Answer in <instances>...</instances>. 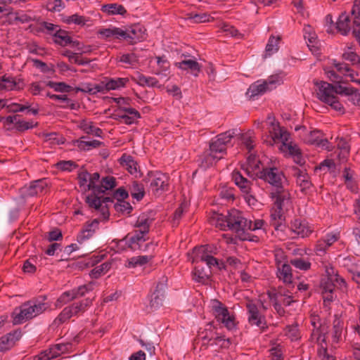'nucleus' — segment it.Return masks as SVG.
Here are the masks:
<instances>
[{"mask_svg":"<svg viewBox=\"0 0 360 360\" xmlns=\"http://www.w3.org/2000/svg\"><path fill=\"white\" fill-rule=\"evenodd\" d=\"M47 185L46 179H39L31 182L29 186H24L22 193L26 196L32 197L44 192Z\"/></svg>","mask_w":360,"mask_h":360,"instance_id":"19","label":"nucleus"},{"mask_svg":"<svg viewBox=\"0 0 360 360\" xmlns=\"http://www.w3.org/2000/svg\"><path fill=\"white\" fill-rule=\"evenodd\" d=\"M91 300L85 299L79 302L74 303L70 307L74 315H76L80 311H84L91 304Z\"/></svg>","mask_w":360,"mask_h":360,"instance_id":"56","label":"nucleus"},{"mask_svg":"<svg viewBox=\"0 0 360 360\" xmlns=\"http://www.w3.org/2000/svg\"><path fill=\"white\" fill-rule=\"evenodd\" d=\"M336 27L343 35H347L352 28L354 37L360 43V4L353 6L351 16L342 13L336 22Z\"/></svg>","mask_w":360,"mask_h":360,"instance_id":"3","label":"nucleus"},{"mask_svg":"<svg viewBox=\"0 0 360 360\" xmlns=\"http://www.w3.org/2000/svg\"><path fill=\"white\" fill-rule=\"evenodd\" d=\"M82 137L80 140L77 141V147L80 150H89L92 148H98L103 144L102 142L98 140H83Z\"/></svg>","mask_w":360,"mask_h":360,"instance_id":"46","label":"nucleus"},{"mask_svg":"<svg viewBox=\"0 0 360 360\" xmlns=\"http://www.w3.org/2000/svg\"><path fill=\"white\" fill-rule=\"evenodd\" d=\"M293 175L297 178V184L299 185L302 191L309 189L311 184L309 177L304 170L295 167L292 169Z\"/></svg>","mask_w":360,"mask_h":360,"instance_id":"32","label":"nucleus"},{"mask_svg":"<svg viewBox=\"0 0 360 360\" xmlns=\"http://www.w3.org/2000/svg\"><path fill=\"white\" fill-rule=\"evenodd\" d=\"M46 86H49L58 92H70L72 90V87L64 82H54L49 81L46 83Z\"/></svg>","mask_w":360,"mask_h":360,"instance_id":"57","label":"nucleus"},{"mask_svg":"<svg viewBox=\"0 0 360 360\" xmlns=\"http://www.w3.org/2000/svg\"><path fill=\"white\" fill-rule=\"evenodd\" d=\"M74 316V314L70 308V307H67L63 309V310L60 313L58 317L54 320V323L56 325H59L65 322L70 318Z\"/></svg>","mask_w":360,"mask_h":360,"instance_id":"55","label":"nucleus"},{"mask_svg":"<svg viewBox=\"0 0 360 360\" xmlns=\"http://www.w3.org/2000/svg\"><path fill=\"white\" fill-rule=\"evenodd\" d=\"M98 34L101 36V38L109 41L115 39H120L122 38V36H125L124 30L118 27L101 29L98 30Z\"/></svg>","mask_w":360,"mask_h":360,"instance_id":"30","label":"nucleus"},{"mask_svg":"<svg viewBox=\"0 0 360 360\" xmlns=\"http://www.w3.org/2000/svg\"><path fill=\"white\" fill-rule=\"evenodd\" d=\"M53 41L56 44L62 46H65L69 44H72V46H79L77 41H72L71 37L68 35V32L60 28L55 33H53Z\"/></svg>","mask_w":360,"mask_h":360,"instance_id":"28","label":"nucleus"},{"mask_svg":"<svg viewBox=\"0 0 360 360\" xmlns=\"http://www.w3.org/2000/svg\"><path fill=\"white\" fill-rule=\"evenodd\" d=\"M217 249L216 247L207 245L198 248H195L193 249V254L194 255H213L217 254Z\"/></svg>","mask_w":360,"mask_h":360,"instance_id":"49","label":"nucleus"},{"mask_svg":"<svg viewBox=\"0 0 360 360\" xmlns=\"http://www.w3.org/2000/svg\"><path fill=\"white\" fill-rule=\"evenodd\" d=\"M227 229L234 231L242 240H250L245 234L247 219L237 210H231L227 214Z\"/></svg>","mask_w":360,"mask_h":360,"instance_id":"7","label":"nucleus"},{"mask_svg":"<svg viewBox=\"0 0 360 360\" xmlns=\"http://www.w3.org/2000/svg\"><path fill=\"white\" fill-rule=\"evenodd\" d=\"M153 258V255H139L133 257L128 259L127 266H128L129 268L141 266L149 262Z\"/></svg>","mask_w":360,"mask_h":360,"instance_id":"40","label":"nucleus"},{"mask_svg":"<svg viewBox=\"0 0 360 360\" xmlns=\"http://www.w3.org/2000/svg\"><path fill=\"white\" fill-rule=\"evenodd\" d=\"M175 66L182 70L189 72L195 77L198 76L201 70V65L193 58H186L180 62H177L175 63Z\"/></svg>","mask_w":360,"mask_h":360,"instance_id":"22","label":"nucleus"},{"mask_svg":"<svg viewBox=\"0 0 360 360\" xmlns=\"http://www.w3.org/2000/svg\"><path fill=\"white\" fill-rule=\"evenodd\" d=\"M20 338V332L15 331L0 338V352L10 349Z\"/></svg>","mask_w":360,"mask_h":360,"instance_id":"26","label":"nucleus"},{"mask_svg":"<svg viewBox=\"0 0 360 360\" xmlns=\"http://www.w3.org/2000/svg\"><path fill=\"white\" fill-rule=\"evenodd\" d=\"M49 308V304L39 300H29L22 304L14 309L12 313L13 323L14 325L22 324L32 319Z\"/></svg>","mask_w":360,"mask_h":360,"instance_id":"1","label":"nucleus"},{"mask_svg":"<svg viewBox=\"0 0 360 360\" xmlns=\"http://www.w3.org/2000/svg\"><path fill=\"white\" fill-rule=\"evenodd\" d=\"M282 82L279 75H271L266 80H258L252 84L248 89L247 95L250 98L263 94L271 91Z\"/></svg>","mask_w":360,"mask_h":360,"instance_id":"10","label":"nucleus"},{"mask_svg":"<svg viewBox=\"0 0 360 360\" xmlns=\"http://www.w3.org/2000/svg\"><path fill=\"white\" fill-rule=\"evenodd\" d=\"M290 264L296 269L301 271H307L311 268L310 262L303 258H295L291 259Z\"/></svg>","mask_w":360,"mask_h":360,"instance_id":"54","label":"nucleus"},{"mask_svg":"<svg viewBox=\"0 0 360 360\" xmlns=\"http://www.w3.org/2000/svg\"><path fill=\"white\" fill-rule=\"evenodd\" d=\"M1 90H13L16 87V82L13 77L10 76H3L0 77Z\"/></svg>","mask_w":360,"mask_h":360,"instance_id":"53","label":"nucleus"},{"mask_svg":"<svg viewBox=\"0 0 360 360\" xmlns=\"http://www.w3.org/2000/svg\"><path fill=\"white\" fill-rule=\"evenodd\" d=\"M248 317V320L250 325L256 326L261 329L266 327V321L264 316L261 315L257 304L253 301H249L246 304Z\"/></svg>","mask_w":360,"mask_h":360,"instance_id":"13","label":"nucleus"},{"mask_svg":"<svg viewBox=\"0 0 360 360\" xmlns=\"http://www.w3.org/2000/svg\"><path fill=\"white\" fill-rule=\"evenodd\" d=\"M302 139L308 144L314 145L328 150H330L328 139L323 137V134L319 130L306 131Z\"/></svg>","mask_w":360,"mask_h":360,"instance_id":"14","label":"nucleus"},{"mask_svg":"<svg viewBox=\"0 0 360 360\" xmlns=\"http://www.w3.org/2000/svg\"><path fill=\"white\" fill-rule=\"evenodd\" d=\"M199 261L205 262L209 268L217 266L219 269H221L223 265L213 255H194L193 262H198Z\"/></svg>","mask_w":360,"mask_h":360,"instance_id":"41","label":"nucleus"},{"mask_svg":"<svg viewBox=\"0 0 360 360\" xmlns=\"http://www.w3.org/2000/svg\"><path fill=\"white\" fill-rule=\"evenodd\" d=\"M271 125L272 129L270 130V133L274 141L282 142V150L288 153L295 163L302 165L304 163V160L301 155L300 148L290 142V133L285 129L281 127L278 123L271 122Z\"/></svg>","mask_w":360,"mask_h":360,"instance_id":"2","label":"nucleus"},{"mask_svg":"<svg viewBox=\"0 0 360 360\" xmlns=\"http://www.w3.org/2000/svg\"><path fill=\"white\" fill-rule=\"evenodd\" d=\"M131 196L137 200H141L144 195L143 186L136 182H134L131 188Z\"/></svg>","mask_w":360,"mask_h":360,"instance_id":"60","label":"nucleus"},{"mask_svg":"<svg viewBox=\"0 0 360 360\" xmlns=\"http://www.w3.org/2000/svg\"><path fill=\"white\" fill-rule=\"evenodd\" d=\"M150 191L155 195H160L167 189L168 177L162 172L149 174Z\"/></svg>","mask_w":360,"mask_h":360,"instance_id":"12","label":"nucleus"},{"mask_svg":"<svg viewBox=\"0 0 360 360\" xmlns=\"http://www.w3.org/2000/svg\"><path fill=\"white\" fill-rule=\"evenodd\" d=\"M280 40V37L271 36L269 39L268 43L266 46L265 49V57L271 56L274 53L277 52L278 50V41Z\"/></svg>","mask_w":360,"mask_h":360,"instance_id":"44","label":"nucleus"},{"mask_svg":"<svg viewBox=\"0 0 360 360\" xmlns=\"http://www.w3.org/2000/svg\"><path fill=\"white\" fill-rule=\"evenodd\" d=\"M335 284L334 279L323 278L321 282V288L323 299L325 304L330 302L333 300V290Z\"/></svg>","mask_w":360,"mask_h":360,"instance_id":"24","label":"nucleus"},{"mask_svg":"<svg viewBox=\"0 0 360 360\" xmlns=\"http://www.w3.org/2000/svg\"><path fill=\"white\" fill-rule=\"evenodd\" d=\"M115 186V179L112 176H107L103 178L101 181V184L99 185L101 189L97 191L96 193H103L105 191L113 188Z\"/></svg>","mask_w":360,"mask_h":360,"instance_id":"51","label":"nucleus"},{"mask_svg":"<svg viewBox=\"0 0 360 360\" xmlns=\"http://www.w3.org/2000/svg\"><path fill=\"white\" fill-rule=\"evenodd\" d=\"M221 159V155H217L210 150L206 151L200 157V167L205 169L212 166L216 162Z\"/></svg>","mask_w":360,"mask_h":360,"instance_id":"36","label":"nucleus"},{"mask_svg":"<svg viewBox=\"0 0 360 360\" xmlns=\"http://www.w3.org/2000/svg\"><path fill=\"white\" fill-rule=\"evenodd\" d=\"M256 177L262 179L265 182L271 185L275 191L271 193V195H279L281 193H288L283 188V184L286 181L283 172L276 167H266L256 173Z\"/></svg>","mask_w":360,"mask_h":360,"instance_id":"4","label":"nucleus"},{"mask_svg":"<svg viewBox=\"0 0 360 360\" xmlns=\"http://www.w3.org/2000/svg\"><path fill=\"white\" fill-rule=\"evenodd\" d=\"M210 307L216 320L222 323L229 330L236 328V317L233 314L229 312L228 308L217 300H212Z\"/></svg>","mask_w":360,"mask_h":360,"instance_id":"5","label":"nucleus"},{"mask_svg":"<svg viewBox=\"0 0 360 360\" xmlns=\"http://www.w3.org/2000/svg\"><path fill=\"white\" fill-rule=\"evenodd\" d=\"M338 263L352 274L357 269L356 259L354 256H339Z\"/></svg>","mask_w":360,"mask_h":360,"instance_id":"39","label":"nucleus"},{"mask_svg":"<svg viewBox=\"0 0 360 360\" xmlns=\"http://www.w3.org/2000/svg\"><path fill=\"white\" fill-rule=\"evenodd\" d=\"M145 241L146 238L143 235L135 232L133 236L127 235L121 242H125L131 250L136 251L140 249L141 245Z\"/></svg>","mask_w":360,"mask_h":360,"instance_id":"31","label":"nucleus"},{"mask_svg":"<svg viewBox=\"0 0 360 360\" xmlns=\"http://www.w3.org/2000/svg\"><path fill=\"white\" fill-rule=\"evenodd\" d=\"M121 161H122V162L124 163V165L126 166L127 169L131 174H134L137 172L136 163L131 156H127V157L122 156L121 158Z\"/></svg>","mask_w":360,"mask_h":360,"instance_id":"62","label":"nucleus"},{"mask_svg":"<svg viewBox=\"0 0 360 360\" xmlns=\"http://www.w3.org/2000/svg\"><path fill=\"white\" fill-rule=\"evenodd\" d=\"M89 21V19L88 18L78 14H73L64 20V22L68 25L75 24L80 26L85 25Z\"/></svg>","mask_w":360,"mask_h":360,"instance_id":"48","label":"nucleus"},{"mask_svg":"<svg viewBox=\"0 0 360 360\" xmlns=\"http://www.w3.org/2000/svg\"><path fill=\"white\" fill-rule=\"evenodd\" d=\"M269 297L270 300H277L282 302L285 306H289L294 302L292 300V293L289 288H285L279 286L275 292H269Z\"/></svg>","mask_w":360,"mask_h":360,"instance_id":"18","label":"nucleus"},{"mask_svg":"<svg viewBox=\"0 0 360 360\" xmlns=\"http://www.w3.org/2000/svg\"><path fill=\"white\" fill-rule=\"evenodd\" d=\"M100 179V175L98 172H95L92 174H89V182L87 185V190L92 191L94 193H96L97 191H101V189L99 185H97L96 183L98 182Z\"/></svg>","mask_w":360,"mask_h":360,"instance_id":"59","label":"nucleus"},{"mask_svg":"<svg viewBox=\"0 0 360 360\" xmlns=\"http://www.w3.org/2000/svg\"><path fill=\"white\" fill-rule=\"evenodd\" d=\"M118 116L123 123L131 124L140 117V114L134 108H124L120 109Z\"/></svg>","mask_w":360,"mask_h":360,"instance_id":"25","label":"nucleus"},{"mask_svg":"<svg viewBox=\"0 0 360 360\" xmlns=\"http://www.w3.org/2000/svg\"><path fill=\"white\" fill-rule=\"evenodd\" d=\"M311 340L312 342L318 344L326 342L325 329L323 326L319 327L317 326V328H313Z\"/></svg>","mask_w":360,"mask_h":360,"instance_id":"47","label":"nucleus"},{"mask_svg":"<svg viewBox=\"0 0 360 360\" xmlns=\"http://www.w3.org/2000/svg\"><path fill=\"white\" fill-rule=\"evenodd\" d=\"M124 34L125 36H122L123 39H130L133 41H136L141 40L143 38L144 32L142 31V29L140 26H134L130 30H124Z\"/></svg>","mask_w":360,"mask_h":360,"instance_id":"43","label":"nucleus"},{"mask_svg":"<svg viewBox=\"0 0 360 360\" xmlns=\"http://www.w3.org/2000/svg\"><path fill=\"white\" fill-rule=\"evenodd\" d=\"M343 322L335 316L331 330V338L333 344H338L342 340Z\"/></svg>","mask_w":360,"mask_h":360,"instance_id":"33","label":"nucleus"},{"mask_svg":"<svg viewBox=\"0 0 360 360\" xmlns=\"http://www.w3.org/2000/svg\"><path fill=\"white\" fill-rule=\"evenodd\" d=\"M317 86V98L322 102L329 105L333 109L337 111L343 110L342 105L340 103L336 96L334 95L333 85L326 82H315Z\"/></svg>","mask_w":360,"mask_h":360,"instance_id":"6","label":"nucleus"},{"mask_svg":"<svg viewBox=\"0 0 360 360\" xmlns=\"http://www.w3.org/2000/svg\"><path fill=\"white\" fill-rule=\"evenodd\" d=\"M253 131H248L241 135V141L245 148L250 152L254 148Z\"/></svg>","mask_w":360,"mask_h":360,"instance_id":"61","label":"nucleus"},{"mask_svg":"<svg viewBox=\"0 0 360 360\" xmlns=\"http://www.w3.org/2000/svg\"><path fill=\"white\" fill-rule=\"evenodd\" d=\"M232 180L243 194L252 193L253 183L243 176L239 171L232 172Z\"/></svg>","mask_w":360,"mask_h":360,"instance_id":"20","label":"nucleus"},{"mask_svg":"<svg viewBox=\"0 0 360 360\" xmlns=\"http://www.w3.org/2000/svg\"><path fill=\"white\" fill-rule=\"evenodd\" d=\"M333 65L335 68H337L340 73L342 74L345 77H349L351 81L359 83L360 84V80L355 79V76L356 74L349 67L347 64L344 63H338L334 60Z\"/></svg>","mask_w":360,"mask_h":360,"instance_id":"35","label":"nucleus"},{"mask_svg":"<svg viewBox=\"0 0 360 360\" xmlns=\"http://www.w3.org/2000/svg\"><path fill=\"white\" fill-rule=\"evenodd\" d=\"M277 278L288 288H293L292 269L285 261H277Z\"/></svg>","mask_w":360,"mask_h":360,"instance_id":"15","label":"nucleus"},{"mask_svg":"<svg viewBox=\"0 0 360 360\" xmlns=\"http://www.w3.org/2000/svg\"><path fill=\"white\" fill-rule=\"evenodd\" d=\"M285 334L292 341L297 340L300 338V333L297 326H288L285 329Z\"/></svg>","mask_w":360,"mask_h":360,"instance_id":"63","label":"nucleus"},{"mask_svg":"<svg viewBox=\"0 0 360 360\" xmlns=\"http://www.w3.org/2000/svg\"><path fill=\"white\" fill-rule=\"evenodd\" d=\"M153 222V219L148 217L147 214H143L140 215L135 224V227L137 229L135 232L143 235H146L149 232L150 226Z\"/></svg>","mask_w":360,"mask_h":360,"instance_id":"27","label":"nucleus"},{"mask_svg":"<svg viewBox=\"0 0 360 360\" xmlns=\"http://www.w3.org/2000/svg\"><path fill=\"white\" fill-rule=\"evenodd\" d=\"M290 229L292 232L301 238L307 237L309 235L311 231L302 223L300 220L295 219L290 224Z\"/></svg>","mask_w":360,"mask_h":360,"instance_id":"37","label":"nucleus"},{"mask_svg":"<svg viewBox=\"0 0 360 360\" xmlns=\"http://www.w3.org/2000/svg\"><path fill=\"white\" fill-rule=\"evenodd\" d=\"M304 37L307 41V46L309 48V49L312 52L316 53L319 51L317 36L311 26H304Z\"/></svg>","mask_w":360,"mask_h":360,"instance_id":"29","label":"nucleus"},{"mask_svg":"<svg viewBox=\"0 0 360 360\" xmlns=\"http://www.w3.org/2000/svg\"><path fill=\"white\" fill-rule=\"evenodd\" d=\"M101 11L108 15H124L127 13L125 8L118 4H108L102 6Z\"/></svg>","mask_w":360,"mask_h":360,"instance_id":"38","label":"nucleus"},{"mask_svg":"<svg viewBox=\"0 0 360 360\" xmlns=\"http://www.w3.org/2000/svg\"><path fill=\"white\" fill-rule=\"evenodd\" d=\"M155 60L158 67L153 70V72L162 77H167L169 72V62L165 56H157Z\"/></svg>","mask_w":360,"mask_h":360,"instance_id":"34","label":"nucleus"},{"mask_svg":"<svg viewBox=\"0 0 360 360\" xmlns=\"http://www.w3.org/2000/svg\"><path fill=\"white\" fill-rule=\"evenodd\" d=\"M234 134L233 131H227L217 135L211 141L209 150L217 155H221L222 158L226 150V145L231 141Z\"/></svg>","mask_w":360,"mask_h":360,"instance_id":"11","label":"nucleus"},{"mask_svg":"<svg viewBox=\"0 0 360 360\" xmlns=\"http://www.w3.org/2000/svg\"><path fill=\"white\" fill-rule=\"evenodd\" d=\"M89 290H91V283H89L88 285L80 286L77 290L75 289L71 291L65 292L58 299L57 303L65 304L78 296H83Z\"/></svg>","mask_w":360,"mask_h":360,"instance_id":"21","label":"nucleus"},{"mask_svg":"<svg viewBox=\"0 0 360 360\" xmlns=\"http://www.w3.org/2000/svg\"><path fill=\"white\" fill-rule=\"evenodd\" d=\"M210 220L212 225L219 228L221 230L225 231L227 229V214L224 215L222 214L214 212Z\"/></svg>","mask_w":360,"mask_h":360,"instance_id":"42","label":"nucleus"},{"mask_svg":"<svg viewBox=\"0 0 360 360\" xmlns=\"http://www.w3.org/2000/svg\"><path fill=\"white\" fill-rule=\"evenodd\" d=\"M57 357V353L53 352L51 347L45 351L41 352L39 355L34 356V360H50Z\"/></svg>","mask_w":360,"mask_h":360,"instance_id":"64","label":"nucleus"},{"mask_svg":"<svg viewBox=\"0 0 360 360\" xmlns=\"http://www.w3.org/2000/svg\"><path fill=\"white\" fill-rule=\"evenodd\" d=\"M111 262H105L101 265L96 266L91 271L89 274L90 277L92 278H98L102 274L106 273L111 268Z\"/></svg>","mask_w":360,"mask_h":360,"instance_id":"45","label":"nucleus"},{"mask_svg":"<svg viewBox=\"0 0 360 360\" xmlns=\"http://www.w3.org/2000/svg\"><path fill=\"white\" fill-rule=\"evenodd\" d=\"M342 57L345 60L350 61L353 64L360 63V57L351 46H348L345 49Z\"/></svg>","mask_w":360,"mask_h":360,"instance_id":"50","label":"nucleus"},{"mask_svg":"<svg viewBox=\"0 0 360 360\" xmlns=\"http://www.w3.org/2000/svg\"><path fill=\"white\" fill-rule=\"evenodd\" d=\"M128 82L129 79L127 77L106 78L101 84L93 87L86 86L83 89L77 88V91L96 94L105 91L118 90L124 87Z\"/></svg>","mask_w":360,"mask_h":360,"instance_id":"9","label":"nucleus"},{"mask_svg":"<svg viewBox=\"0 0 360 360\" xmlns=\"http://www.w3.org/2000/svg\"><path fill=\"white\" fill-rule=\"evenodd\" d=\"M260 161L255 155L250 154L247 158L246 165H242V169L245 173L252 178L253 179L256 177V173L257 169L259 168Z\"/></svg>","mask_w":360,"mask_h":360,"instance_id":"23","label":"nucleus"},{"mask_svg":"<svg viewBox=\"0 0 360 360\" xmlns=\"http://www.w3.org/2000/svg\"><path fill=\"white\" fill-rule=\"evenodd\" d=\"M271 198L274 200V207L271 210V224L276 230H278L283 225L285 219L282 210L283 207L289 202L290 193H281L279 195H273Z\"/></svg>","mask_w":360,"mask_h":360,"instance_id":"8","label":"nucleus"},{"mask_svg":"<svg viewBox=\"0 0 360 360\" xmlns=\"http://www.w3.org/2000/svg\"><path fill=\"white\" fill-rule=\"evenodd\" d=\"M98 194L99 193H94L93 192L92 194L86 197V202L89 207L94 208L97 211H101L103 219H107L108 217V211L106 206L103 205V203L110 201V198L107 197L101 200V198L97 196Z\"/></svg>","mask_w":360,"mask_h":360,"instance_id":"17","label":"nucleus"},{"mask_svg":"<svg viewBox=\"0 0 360 360\" xmlns=\"http://www.w3.org/2000/svg\"><path fill=\"white\" fill-rule=\"evenodd\" d=\"M193 277L195 281L204 283L208 279L209 276L202 267L195 266L193 272Z\"/></svg>","mask_w":360,"mask_h":360,"instance_id":"58","label":"nucleus"},{"mask_svg":"<svg viewBox=\"0 0 360 360\" xmlns=\"http://www.w3.org/2000/svg\"><path fill=\"white\" fill-rule=\"evenodd\" d=\"M119 61L134 67L139 63V57L134 53H125L120 56Z\"/></svg>","mask_w":360,"mask_h":360,"instance_id":"52","label":"nucleus"},{"mask_svg":"<svg viewBox=\"0 0 360 360\" xmlns=\"http://www.w3.org/2000/svg\"><path fill=\"white\" fill-rule=\"evenodd\" d=\"M166 281L167 278L163 277L162 281L157 283L155 289L150 297V305L151 308L158 309L162 304L166 288Z\"/></svg>","mask_w":360,"mask_h":360,"instance_id":"16","label":"nucleus"}]
</instances>
